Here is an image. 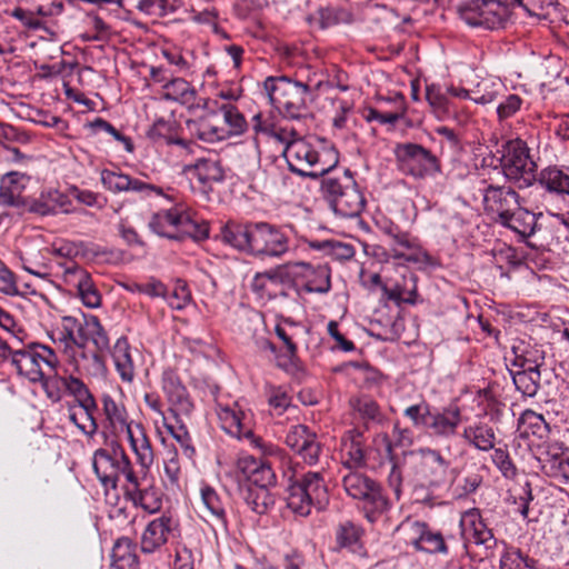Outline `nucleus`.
Wrapping results in <instances>:
<instances>
[{"label": "nucleus", "instance_id": "obj_46", "mask_svg": "<svg viewBox=\"0 0 569 569\" xmlns=\"http://www.w3.org/2000/svg\"><path fill=\"white\" fill-rule=\"evenodd\" d=\"M306 463L313 466L319 461L321 445L317 433L309 429L308 437L293 450Z\"/></svg>", "mask_w": 569, "mask_h": 569}, {"label": "nucleus", "instance_id": "obj_24", "mask_svg": "<svg viewBox=\"0 0 569 569\" xmlns=\"http://www.w3.org/2000/svg\"><path fill=\"white\" fill-rule=\"evenodd\" d=\"M237 469L246 479L248 487L269 489L276 483V476L270 466L251 456L239 458Z\"/></svg>", "mask_w": 569, "mask_h": 569}, {"label": "nucleus", "instance_id": "obj_8", "mask_svg": "<svg viewBox=\"0 0 569 569\" xmlns=\"http://www.w3.org/2000/svg\"><path fill=\"white\" fill-rule=\"evenodd\" d=\"M252 290L259 298L281 305L297 303L299 298L289 268L271 273H258L252 281Z\"/></svg>", "mask_w": 569, "mask_h": 569}, {"label": "nucleus", "instance_id": "obj_32", "mask_svg": "<svg viewBox=\"0 0 569 569\" xmlns=\"http://www.w3.org/2000/svg\"><path fill=\"white\" fill-rule=\"evenodd\" d=\"M347 190L333 199L331 208L343 218H355L360 214L365 207V198L358 190L356 183L346 186Z\"/></svg>", "mask_w": 569, "mask_h": 569}, {"label": "nucleus", "instance_id": "obj_15", "mask_svg": "<svg viewBox=\"0 0 569 569\" xmlns=\"http://www.w3.org/2000/svg\"><path fill=\"white\" fill-rule=\"evenodd\" d=\"M289 270L298 290L302 288L307 292L325 293L330 289V274L325 267L296 262L289 267Z\"/></svg>", "mask_w": 569, "mask_h": 569}, {"label": "nucleus", "instance_id": "obj_13", "mask_svg": "<svg viewBox=\"0 0 569 569\" xmlns=\"http://www.w3.org/2000/svg\"><path fill=\"white\" fill-rule=\"evenodd\" d=\"M410 466L415 473L429 486L439 485L448 467L440 452L429 448L410 452Z\"/></svg>", "mask_w": 569, "mask_h": 569}, {"label": "nucleus", "instance_id": "obj_26", "mask_svg": "<svg viewBox=\"0 0 569 569\" xmlns=\"http://www.w3.org/2000/svg\"><path fill=\"white\" fill-rule=\"evenodd\" d=\"M77 403L70 405L68 408L69 419L76 427L86 435H93L98 425L93 418L97 403L90 391L87 396L76 400Z\"/></svg>", "mask_w": 569, "mask_h": 569}, {"label": "nucleus", "instance_id": "obj_30", "mask_svg": "<svg viewBox=\"0 0 569 569\" xmlns=\"http://www.w3.org/2000/svg\"><path fill=\"white\" fill-rule=\"evenodd\" d=\"M342 463L349 469L365 463L363 436L357 429H350L341 440Z\"/></svg>", "mask_w": 569, "mask_h": 569}, {"label": "nucleus", "instance_id": "obj_61", "mask_svg": "<svg viewBox=\"0 0 569 569\" xmlns=\"http://www.w3.org/2000/svg\"><path fill=\"white\" fill-rule=\"evenodd\" d=\"M89 277V273L84 269L76 264H72L71 267L64 269L62 278L64 284H67L71 289L77 290Z\"/></svg>", "mask_w": 569, "mask_h": 569}, {"label": "nucleus", "instance_id": "obj_20", "mask_svg": "<svg viewBox=\"0 0 569 569\" xmlns=\"http://www.w3.org/2000/svg\"><path fill=\"white\" fill-rule=\"evenodd\" d=\"M460 528L466 546L475 543L490 549L496 545L493 533L485 523L478 509H470L462 515Z\"/></svg>", "mask_w": 569, "mask_h": 569}, {"label": "nucleus", "instance_id": "obj_41", "mask_svg": "<svg viewBox=\"0 0 569 569\" xmlns=\"http://www.w3.org/2000/svg\"><path fill=\"white\" fill-rule=\"evenodd\" d=\"M540 184L549 192L566 193L569 196V172L557 167L543 169L539 177Z\"/></svg>", "mask_w": 569, "mask_h": 569}, {"label": "nucleus", "instance_id": "obj_1", "mask_svg": "<svg viewBox=\"0 0 569 569\" xmlns=\"http://www.w3.org/2000/svg\"><path fill=\"white\" fill-rule=\"evenodd\" d=\"M102 410L112 435L116 438L123 436L136 455L139 466L146 472L149 471L156 456L143 426L130 420L123 401L110 395L102 397Z\"/></svg>", "mask_w": 569, "mask_h": 569}, {"label": "nucleus", "instance_id": "obj_44", "mask_svg": "<svg viewBox=\"0 0 569 569\" xmlns=\"http://www.w3.org/2000/svg\"><path fill=\"white\" fill-rule=\"evenodd\" d=\"M112 358L122 380L131 381L134 376V368L131 357L129 355V347L126 340L117 341L112 353Z\"/></svg>", "mask_w": 569, "mask_h": 569}, {"label": "nucleus", "instance_id": "obj_50", "mask_svg": "<svg viewBox=\"0 0 569 569\" xmlns=\"http://www.w3.org/2000/svg\"><path fill=\"white\" fill-rule=\"evenodd\" d=\"M360 539V529L351 521H341L336 529V540L340 548L356 545Z\"/></svg>", "mask_w": 569, "mask_h": 569}, {"label": "nucleus", "instance_id": "obj_60", "mask_svg": "<svg viewBox=\"0 0 569 569\" xmlns=\"http://www.w3.org/2000/svg\"><path fill=\"white\" fill-rule=\"evenodd\" d=\"M481 1H472L469 4L459 8L460 19L463 20L468 26L481 27Z\"/></svg>", "mask_w": 569, "mask_h": 569}, {"label": "nucleus", "instance_id": "obj_10", "mask_svg": "<svg viewBox=\"0 0 569 569\" xmlns=\"http://www.w3.org/2000/svg\"><path fill=\"white\" fill-rule=\"evenodd\" d=\"M18 375L31 382H41L44 378L43 367L56 368L58 358L52 349L42 345H30L16 349L11 362Z\"/></svg>", "mask_w": 569, "mask_h": 569}, {"label": "nucleus", "instance_id": "obj_27", "mask_svg": "<svg viewBox=\"0 0 569 569\" xmlns=\"http://www.w3.org/2000/svg\"><path fill=\"white\" fill-rule=\"evenodd\" d=\"M172 531V518L166 515L149 522L141 537V550L151 553L162 547Z\"/></svg>", "mask_w": 569, "mask_h": 569}, {"label": "nucleus", "instance_id": "obj_22", "mask_svg": "<svg viewBox=\"0 0 569 569\" xmlns=\"http://www.w3.org/2000/svg\"><path fill=\"white\" fill-rule=\"evenodd\" d=\"M162 98L184 106L189 110L209 107V99L198 98L194 87L182 78H173L163 83Z\"/></svg>", "mask_w": 569, "mask_h": 569}, {"label": "nucleus", "instance_id": "obj_43", "mask_svg": "<svg viewBox=\"0 0 569 569\" xmlns=\"http://www.w3.org/2000/svg\"><path fill=\"white\" fill-rule=\"evenodd\" d=\"M219 111L221 112L224 129L227 130V139L232 136L242 134L247 130V120L234 106L221 104Z\"/></svg>", "mask_w": 569, "mask_h": 569}, {"label": "nucleus", "instance_id": "obj_12", "mask_svg": "<svg viewBox=\"0 0 569 569\" xmlns=\"http://www.w3.org/2000/svg\"><path fill=\"white\" fill-rule=\"evenodd\" d=\"M501 167L509 180L522 181L530 184L535 179L536 163L529 154V149L520 140L510 141L502 156Z\"/></svg>", "mask_w": 569, "mask_h": 569}, {"label": "nucleus", "instance_id": "obj_29", "mask_svg": "<svg viewBox=\"0 0 569 569\" xmlns=\"http://www.w3.org/2000/svg\"><path fill=\"white\" fill-rule=\"evenodd\" d=\"M506 89L505 83L498 77L478 76V80L471 86V101L482 106L492 103L506 92Z\"/></svg>", "mask_w": 569, "mask_h": 569}, {"label": "nucleus", "instance_id": "obj_38", "mask_svg": "<svg viewBox=\"0 0 569 569\" xmlns=\"http://www.w3.org/2000/svg\"><path fill=\"white\" fill-rule=\"evenodd\" d=\"M506 219H501L499 222L515 232L519 233L522 237H529L533 233L537 221L533 213L529 212L526 209L520 208V206L510 211L507 214Z\"/></svg>", "mask_w": 569, "mask_h": 569}, {"label": "nucleus", "instance_id": "obj_34", "mask_svg": "<svg viewBox=\"0 0 569 569\" xmlns=\"http://www.w3.org/2000/svg\"><path fill=\"white\" fill-rule=\"evenodd\" d=\"M481 27L498 29L505 26L510 17L508 6L498 0H481Z\"/></svg>", "mask_w": 569, "mask_h": 569}, {"label": "nucleus", "instance_id": "obj_35", "mask_svg": "<svg viewBox=\"0 0 569 569\" xmlns=\"http://www.w3.org/2000/svg\"><path fill=\"white\" fill-rule=\"evenodd\" d=\"M134 545L129 538H119L111 550L110 569H137Z\"/></svg>", "mask_w": 569, "mask_h": 569}, {"label": "nucleus", "instance_id": "obj_58", "mask_svg": "<svg viewBox=\"0 0 569 569\" xmlns=\"http://www.w3.org/2000/svg\"><path fill=\"white\" fill-rule=\"evenodd\" d=\"M405 416L408 417L413 425L427 427L430 420V407L427 402L413 405L405 410Z\"/></svg>", "mask_w": 569, "mask_h": 569}, {"label": "nucleus", "instance_id": "obj_11", "mask_svg": "<svg viewBox=\"0 0 569 569\" xmlns=\"http://www.w3.org/2000/svg\"><path fill=\"white\" fill-rule=\"evenodd\" d=\"M397 531L399 539L417 551L427 553H447L448 551L443 536L425 522L407 519Z\"/></svg>", "mask_w": 569, "mask_h": 569}, {"label": "nucleus", "instance_id": "obj_7", "mask_svg": "<svg viewBox=\"0 0 569 569\" xmlns=\"http://www.w3.org/2000/svg\"><path fill=\"white\" fill-rule=\"evenodd\" d=\"M398 169L406 176L423 179L440 171L438 158L421 144L405 142L393 149Z\"/></svg>", "mask_w": 569, "mask_h": 569}, {"label": "nucleus", "instance_id": "obj_3", "mask_svg": "<svg viewBox=\"0 0 569 569\" xmlns=\"http://www.w3.org/2000/svg\"><path fill=\"white\" fill-rule=\"evenodd\" d=\"M283 156L292 172L318 178L328 173L338 163V156L331 149L321 151L303 139H296L284 147Z\"/></svg>", "mask_w": 569, "mask_h": 569}, {"label": "nucleus", "instance_id": "obj_25", "mask_svg": "<svg viewBox=\"0 0 569 569\" xmlns=\"http://www.w3.org/2000/svg\"><path fill=\"white\" fill-rule=\"evenodd\" d=\"M346 492L355 498L377 505L382 501L380 487L361 472L350 471L343 476Z\"/></svg>", "mask_w": 569, "mask_h": 569}, {"label": "nucleus", "instance_id": "obj_54", "mask_svg": "<svg viewBox=\"0 0 569 569\" xmlns=\"http://www.w3.org/2000/svg\"><path fill=\"white\" fill-rule=\"evenodd\" d=\"M491 459L503 477L513 478L517 475V468L506 448H493Z\"/></svg>", "mask_w": 569, "mask_h": 569}, {"label": "nucleus", "instance_id": "obj_45", "mask_svg": "<svg viewBox=\"0 0 569 569\" xmlns=\"http://www.w3.org/2000/svg\"><path fill=\"white\" fill-rule=\"evenodd\" d=\"M169 401L171 402V412L178 418L180 413L189 415L192 405L187 397L186 389L172 381H169L164 387Z\"/></svg>", "mask_w": 569, "mask_h": 569}, {"label": "nucleus", "instance_id": "obj_19", "mask_svg": "<svg viewBox=\"0 0 569 569\" xmlns=\"http://www.w3.org/2000/svg\"><path fill=\"white\" fill-rule=\"evenodd\" d=\"M250 250L257 254L279 256L287 251L286 237L268 223L252 226Z\"/></svg>", "mask_w": 569, "mask_h": 569}, {"label": "nucleus", "instance_id": "obj_52", "mask_svg": "<svg viewBox=\"0 0 569 569\" xmlns=\"http://www.w3.org/2000/svg\"><path fill=\"white\" fill-rule=\"evenodd\" d=\"M22 269L32 276L46 278L47 273L43 271L47 268L44 259L41 257L40 251L31 250L24 256H20Z\"/></svg>", "mask_w": 569, "mask_h": 569}, {"label": "nucleus", "instance_id": "obj_2", "mask_svg": "<svg viewBox=\"0 0 569 569\" xmlns=\"http://www.w3.org/2000/svg\"><path fill=\"white\" fill-rule=\"evenodd\" d=\"M93 328L88 326V318L66 316L61 321V330L53 339L58 350L74 366L76 371L86 372L90 376H100L106 371L102 358L93 353L89 359L83 352L87 343V331Z\"/></svg>", "mask_w": 569, "mask_h": 569}, {"label": "nucleus", "instance_id": "obj_39", "mask_svg": "<svg viewBox=\"0 0 569 569\" xmlns=\"http://www.w3.org/2000/svg\"><path fill=\"white\" fill-rule=\"evenodd\" d=\"M463 438L475 448L488 451L495 448L496 433L492 427L478 423L469 426L463 431Z\"/></svg>", "mask_w": 569, "mask_h": 569}, {"label": "nucleus", "instance_id": "obj_16", "mask_svg": "<svg viewBox=\"0 0 569 569\" xmlns=\"http://www.w3.org/2000/svg\"><path fill=\"white\" fill-rule=\"evenodd\" d=\"M519 207V196L510 187L488 186L483 192V209L492 219H506L510 211Z\"/></svg>", "mask_w": 569, "mask_h": 569}, {"label": "nucleus", "instance_id": "obj_42", "mask_svg": "<svg viewBox=\"0 0 569 569\" xmlns=\"http://www.w3.org/2000/svg\"><path fill=\"white\" fill-rule=\"evenodd\" d=\"M194 173L198 181L203 187H209L220 182L224 178V171L219 161L210 159H200L194 164Z\"/></svg>", "mask_w": 569, "mask_h": 569}, {"label": "nucleus", "instance_id": "obj_56", "mask_svg": "<svg viewBox=\"0 0 569 569\" xmlns=\"http://www.w3.org/2000/svg\"><path fill=\"white\" fill-rule=\"evenodd\" d=\"M77 293L86 307L92 309L100 307L101 296L93 284L91 277L83 281L81 287L77 289Z\"/></svg>", "mask_w": 569, "mask_h": 569}, {"label": "nucleus", "instance_id": "obj_33", "mask_svg": "<svg viewBox=\"0 0 569 569\" xmlns=\"http://www.w3.org/2000/svg\"><path fill=\"white\" fill-rule=\"evenodd\" d=\"M382 291L388 300L395 301L398 306L401 303L416 305L418 301L417 278L412 273L403 276L402 282L396 283L391 289L382 286Z\"/></svg>", "mask_w": 569, "mask_h": 569}, {"label": "nucleus", "instance_id": "obj_17", "mask_svg": "<svg viewBox=\"0 0 569 569\" xmlns=\"http://www.w3.org/2000/svg\"><path fill=\"white\" fill-rule=\"evenodd\" d=\"M31 177L20 171H9L0 178V207L24 210L28 197L23 196Z\"/></svg>", "mask_w": 569, "mask_h": 569}, {"label": "nucleus", "instance_id": "obj_57", "mask_svg": "<svg viewBox=\"0 0 569 569\" xmlns=\"http://www.w3.org/2000/svg\"><path fill=\"white\" fill-rule=\"evenodd\" d=\"M89 26L92 28V33H84L82 38L88 41H101L110 37V26L107 24L99 16H88Z\"/></svg>", "mask_w": 569, "mask_h": 569}, {"label": "nucleus", "instance_id": "obj_51", "mask_svg": "<svg viewBox=\"0 0 569 569\" xmlns=\"http://www.w3.org/2000/svg\"><path fill=\"white\" fill-rule=\"evenodd\" d=\"M168 305L173 310H182L191 302V292L184 281L178 280L170 293L167 292Z\"/></svg>", "mask_w": 569, "mask_h": 569}, {"label": "nucleus", "instance_id": "obj_5", "mask_svg": "<svg viewBox=\"0 0 569 569\" xmlns=\"http://www.w3.org/2000/svg\"><path fill=\"white\" fill-rule=\"evenodd\" d=\"M329 500L327 486L320 472H308L288 488L287 506L299 516L312 509H322Z\"/></svg>", "mask_w": 569, "mask_h": 569}, {"label": "nucleus", "instance_id": "obj_28", "mask_svg": "<svg viewBox=\"0 0 569 569\" xmlns=\"http://www.w3.org/2000/svg\"><path fill=\"white\" fill-rule=\"evenodd\" d=\"M391 240L389 252L387 258L403 259L406 261H418L421 247L417 238L412 237L408 232L392 231L388 232Z\"/></svg>", "mask_w": 569, "mask_h": 569}, {"label": "nucleus", "instance_id": "obj_4", "mask_svg": "<svg viewBox=\"0 0 569 569\" xmlns=\"http://www.w3.org/2000/svg\"><path fill=\"white\" fill-rule=\"evenodd\" d=\"M264 89L270 102L287 117L300 119L308 113L310 89L307 84L292 81L286 77L264 81Z\"/></svg>", "mask_w": 569, "mask_h": 569}, {"label": "nucleus", "instance_id": "obj_53", "mask_svg": "<svg viewBox=\"0 0 569 569\" xmlns=\"http://www.w3.org/2000/svg\"><path fill=\"white\" fill-rule=\"evenodd\" d=\"M88 326L93 328L87 331V342L91 340L101 351L109 349V337L99 319L96 316H90L88 318Z\"/></svg>", "mask_w": 569, "mask_h": 569}, {"label": "nucleus", "instance_id": "obj_63", "mask_svg": "<svg viewBox=\"0 0 569 569\" xmlns=\"http://www.w3.org/2000/svg\"><path fill=\"white\" fill-rule=\"evenodd\" d=\"M138 9L151 18L163 17L167 12L166 0H140Z\"/></svg>", "mask_w": 569, "mask_h": 569}, {"label": "nucleus", "instance_id": "obj_36", "mask_svg": "<svg viewBox=\"0 0 569 569\" xmlns=\"http://www.w3.org/2000/svg\"><path fill=\"white\" fill-rule=\"evenodd\" d=\"M252 226L228 221L221 228V238L226 243L239 250H250Z\"/></svg>", "mask_w": 569, "mask_h": 569}, {"label": "nucleus", "instance_id": "obj_6", "mask_svg": "<svg viewBox=\"0 0 569 569\" xmlns=\"http://www.w3.org/2000/svg\"><path fill=\"white\" fill-rule=\"evenodd\" d=\"M111 451L98 449L93 455V469L106 488L116 489L122 473L130 486L137 485L132 463L118 440H111Z\"/></svg>", "mask_w": 569, "mask_h": 569}, {"label": "nucleus", "instance_id": "obj_21", "mask_svg": "<svg viewBox=\"0 0 569 569\" xmlns=\"http://www.w3.org/2000/svg\"><path fill=\"white\" fill-rule=\"evenodd\" d=\"M43 390L52 401H60L64 395H70L74 400L87 396L89 389L83 381L72 375H60L44 377L41 381Z\"/></svg>", "mask_w": 569, "mask_h": 569}, {"label": "nucleus", "instance_id": "obj_62", "mask_svg": "<svg viewBox=\"0 0 569 569\" xmlns=\"http://www.w3.org/2000/svg\"><path fill=\"white\" fill-rule=\"evenodd\" d=\"M0 292L14 296L18 293V287L14 274L0 261Z\"/></svg>", "mask_w": 569, "mask_h": 569}, {"label": "nucleus", "instance_id": "obj_14", "mask_svg": "<svg viewBox=\"0 0 569 569\" xmlns=\"http://www.w3.org/2000/svg\"><path fill=\"white\" fill-rule=\"evenodd\" d=\"M217 101L209 100L208 108H201L203 113L194 120L187 122L188 128L197 134V137L206 142H217L227 139V130L219 111Z\"/></svg>", "mask_w": 569, "mask_h": 569}, {"label": "nucleus", "instance_id": "obj_48", "mask_svg": "<svg viewBox=\"0 0 569 569\" xmlns=\"http://www.w3.org/2000/svg\"><path fill=\"white\" fill-rule=\"evenodd\" d=\"M244 500L247 505L257 513H263L272 503V497L269 489L259 487L246 488Z\"/></svg>", "mask_w": 569, "mask_h": 569}, {"label": "nucleus", "instance_id": "obj_40", "mask_svg": "<svg viewBox=\"0 0 569 569\" xmlns=\"http://www.w3.org/2000/svg\"><path fill=\"white\" fill-rule=\"evenodd\" d=\"M129 496L134 506H140L149 513L158 512L162 507V499L153 487L140 488V482L137 479V485L131 486Z\"/></svg>", "mask_w": 569, "mask_h": 569}, {"label": "nucleus", "instance_id": "obj_64", "mask_svg": "<svg viewBox=\"0 0 569 569\" xmlns=\"http://www.w3.org/2000/svg\"><path fill=\"white\" fill-rule=\"evenodd\" d=\"M523 558L518 550H508L500 560V569H527Z\"/></svg>", "mask_w": 569, "mask_h": 569}, {"label": "nucleus", "instance_id": "obj_37", "mask_svg": "<svg viewBox=\"0 0 569 569\" xmlns=\"http://www.w3.org/2000/svg\"><path fill=\"white\" fill-rule=\"evenodd\" d=\"M460 423V412L458 408H447L441 412L431 413L427 428L437 436L453 435Z\"/></svg>", "mask_w": 569, "mask_h": 569}, {"label": "nucleus", "instance_id": "obj_49", "mask_svg": "<svg viewBox=\"0 0 569 569\" xmlns=\"http://www.w3.org/2000/svg\"><path fill=\"white\" fill-rule=\"evenodd\" d=\"M513 383L516 388L526 397H533L539 389V372L530 369L528 371H520L513 376Z\"/></svg>", "mask_w": 569, "mask_h": 569}, {"label": "nucleus", "instance_id": "obj_31", "mask_svg": "<svg viewBox=\"0 0 569 569\" xmlns=\"http://www.w3.org/2000/svg\"><path fill=\"white\" fill-rule=\"evenodd\" d=\"M218 417L221 422L222 429L231 435L232 437L241 438L244 437L250 440V443L264 451V446L261 442V438L254 436L251 430L246 432L242 431L241 413L229 407H220L218 410Z\"/></svg>", "mask_w": 569, "mask_h": 569}, {"label": "nucleus", "instance_id": "obj_23", "mask_svg": "<svg viewBox=\"0 0 569 569\" xmlns=\"http://www.w3.org/2000/svg\"><path fill=\"white\" fill-rule=\"evenodd\" d=\"M100 180L103 187L111 193L121 192H156L159 197H162V190L153 184L143 182L139 179L131 178L121 171H113L103 169L100 172Z\"/></svg>", "mask_w": 569, "mask_h": 569}, {"label": "nucleus", "instance_id": "obj_59", "mask_svg": "<svg viewBox=\"0 0 569 569\" xmlns=\"http://www.w3.org/2000/svg\"><path fill=\"white\" fill-rule=\"evenodd\" d=\"M426 99L430 107L439 116H443L449 110V101L443 93L435 87H428L426 90Z\"/></svg>", "mask_w": 569, "mask_h": 569}, {"label": "nucleus", "instance_id": "obj_9", "mask_svg": "<svg viewBox=\"0 0 569 569\" xmlns=\"http://www.w3.org/2000/svg\"><path fill=\"white\" fill-rule=\"evenodd\" d=\"M149 227L158 236L176 240L194 237L197 229L189 214L170 202L152 213Z\"/></svg>", "mask_w": 569, "mask_h": 569}, {"label": "nucleus", "instance_id": "obj_18", "mask_svg": "<svg viewBox=\"0 0 569 569\" xmlns=\"http://www.w3.org/2000/svg\"><path fill=\"white\" fill-rule=\"evenodd\" d=\"M71 200L68 194L57 188H44L38 197L28 199L24 211L39 217L54 216L58 212H70Z\"/></svg>", "mask_w": 569, "mask_h": 569}, {"label": "nucleus", "instance_id": "obj_55", "mask_svg": "<svg viewBox=\"0 0 569 569\" xmlns=\"http://www.w3.org/2000/svg\"><path fill=\"white\" fill-rule=\"evenodd\" d=\"M353 410L358 411L362 418L376 420L380 417L378 403L369 397H359L350 401Z\"/></svg>", "mask_w": 569, "mask_h": 569}, {"label": "nucleus", "instance_id": "obj_47", "mask_svg": "<svg viewBox=\"0 0 569 569\" xmlns=\"http://www.w3.org/2000/svg\"><path fill=\"white\" fill-rule=\"evenodd\" d=\"M353 183L355 181L352 177L347 172H343L339 176L328 177L323 179L321 183V190L331 204L333 202V199L345 193V191L347 190L346 186Z\"/></svg>", "mask_w": 569, "mask_h": 569}]
</instances>
